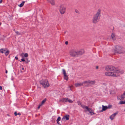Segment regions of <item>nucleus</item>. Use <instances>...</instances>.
I'll return each instance as SVG.
<instances>
[{"mask_svg":"<svg viewBox=\"0 0 125 125\" xmlns=\"http://www.w3.org/2000/svg\"><path fill=\"white\" fill-rule=\"evenodd\" d=\"M106 70L107 71L105 73V75L113 77H117L119 75V73H122L124 72L120 71V70H117L114 66H107L105 68Z\"/></svg>","mask_w":125,"mask_h":125,"instance_id":"f257e3e1","label":"nucleus"},{"mask_svg":"<svg viewBox=\"0 0 125 125\" xmlns=\"http://www.w3.org/2000/svg\"><path fill=\"white\" fill-rule=\"evenodd\" d=\"M101 10L100 9H98L96 13L93 16L92 20L93 23L96 24L98 23L99 21L101 16Z\"/></svg>","mask_w":125,"mask_h":125,"instance_id":"f03ea898","label":"nucleus"},{"mask_svg":"<svg viewBox=\"0 0 125 125\" xmlns=\"http://www.w3.org/2000/svg\"><path fill=\"white\" fill-rule=\"evenodd\" d=\"M115 50H114L113 51L114 53L121 54L124 53L125 52V50L122 47L116 45L115 46Z\"/></svg>","mask_w":125,"mask_h":125,"instance_id":"7ed1b4c3","label":"nucleus"},{"mask_svg":"<svg viewBox=\"0 0 125 125\" xmlns=\"http://www.w3.org/2000/svg\"><path fill=\"white\" fill-rule=\"evenodd\" d=\"M40 84H42L45 88H46L49 86V83L47 80H42L40 82Z\"/></svg>","mask_w":125,"mask_h":125,"instance_id":"20e7f679","label":"nucleus"},{"mask_svg":"<svg viewBox=\"0 0 125 125\" xmlns=\"http://www.w3.org/2000/svg\"><path fill=\"white\" fill-rule=\"evenodd\" d=\"M10 51L7 48H2L0 49V53H4L5 55L7 56L9 53Z\"/></svg>","mask_w":125,"mask_h":125,"instance_id":"39448f33","label":"nucleus"},{"mask_svg":"<svg viewBox=\"0 0 125 125\" xmlns=\"http://www.w3.org/2000/svg\"><path fill=\"white\" fill-rule=\"evenodd\" d=\"M66 8L63 5H61L60 7L59 11L61 14H63L65 12Z\"/></svg>","mask_w":125,"mask_h":125,"instance_id":"423d86ee","label":"nucleus"},{"mask_svg":"<svg viewBox=\"0 0 125 125\" xmlns=\"http://www.w3.org/2000/svg\"><path fill=\"white\" fill-rule=\"evenodd\" d=\"M70 55L74 57L77 55H78L77 52L74 50H71L70 52Z\"/></svg>","mask_w":125,"mask_h":125,"instance_id":"0eeeda50","label":"nucleus"},{"mask_svg":"<svg viewBox=\"0 0 125 125\" xmlns=\"http://www.w3.org/2000/svg\"><path fill=\"white\" fill-rule=\"evenodd\" d=\"M69 119V116L68 115H66L64 116L62 119V120L63 121L68 120Z\"/></svg>","mask_w":125,"mask_h":125,"instance_id":"6e6552de","label":"nucleus"},{"mask_svg":"<svg viewBox=\"0 0 125 125\" xmlns=\"http://www.w3.org/2000/svg\"><path fill=\"white\" fill-rule=\"evenodd\" d=\"M95 83V81H91L89 80V84H88V85H87V86L94 85Z\"/></svg>","mask_w":125,"mask_h":125,"instance_id":"1a4fd4ad","label":"nucleus"},{"mask_svg":"<svg viewBox=\"0 0 125 125\" xmlns=\"http://www.w3.org/2000/svg\"><path fill=\"white\" fill-rule=\"evenodd\" d=\"M117 114V113H115L110 116V118L111 119V120H112L114 119V118L115 116Z\"/></svg>","mask_w":125,"mask_h":125,"instance_id":"9d476101","label":"nucleus"},{"mask_svg":"<svg viewBox=\"0 0 125 125\" xmlns=\"http://www.w3.org/2000/svg\"><path fill=\"white\" fill-rule=\"evenodd\" d=\"M78 55H82L84 53V50L83 49L77 52Z\"/></svg>","mask_w":125,"mask_h":125,"instance_id":"9b49d317","label":"nucleus"},{"mask_svg":"<svg viewBox=\"0 0 125 125\" xmlns=\"http://www.w3.org/2000/svg\"><path fill=\"white\" fill-rule=\"evenodd\" d=\"M68 98H63L62 99L59 100L60 102H68Z\"/></svg>","mask_w":125,"mask_h":125,"instance_id":"f8f14e48","label":"nucleus"},{"mask_svg":"<svg viewBox=\"0 0 125 125\" xmlns=\"http://www.w3.org/2000/svg\"><path fill=\"white\" fill-rule=\"evenodd\" d=\"M102 110H101V112H103V111H104L107 110L108 108V107L106 106H104L103 105H102Z\"/></svg>","mask_w":125,"mask_h":125,"instance_id":"ddd939ff","label":"nucleus"},{"mask_svg":"<svg viewBox=\"0 0 125 125\" xmlns=\"http://www.w3.org/2000/svg\"><path fill=\"white\" fill-rule=\"evenodd\" d=\"M83 83H78L75 84V86L76 87H78L79 86H83Z\"/></svg>","mask_w":125,"mask_h":125,"instance_id":"4468645a","label":"nucleus"},{"mask_svg":"<svg viewBox=\"0 0 125 125\" xmlns=\"http://www.w3.org/2000/svg\"><path fill=\"white\" fill-rule=\"evenodd\" d=\"M115 36V34L114 33H113L111 35L112 39L113 41H115L116 39Z\"/></svg>","mask_w":125,"mask_h":125,"instance_id":"2eb2a0df","label":"nucleus"},{"mask_svg":"<svg viewBox=\"0 0 125 125\" xmlns=\"http://www.w3.org/2000/svg\"><path fill=\"white\" fill-rule=\"evenodd\" d=\"M48 1L50 2L52 5L55 4L54 2V0H47Z\"/></svg>","mask_w":125,"mask_h":125,"instance_id":"dca6fc26","label":"nucleus"},{"mask_svg":"<svg viewBox=\"0 0 125 125\" xmlns=\"http://www.w3.org/2000/svg\"><path fill=\"white\" fill-rule=\"evenodd\" d=\"M82 107L83 109H86L87 111L88 110L89 108L87 106L84 105H82Z\"/></svg>","mask_w":125,"mask_h":125,"instance_id":"f3484780","label":"nucleus"},{"mask_svg":"<svg viewBox=\"0 0 125 125\" xmlns=\"http://www.w3.org/2000/svg\"><path fill=\"white\" fill-rule=\"evenodd\" d=\"M121 98L122 99L125 98V91L121 95Z\"/></svg>","mask_w":125,"mask_h":125,"instance_id":"a211bd4d","label":"nucleus"},{"mask_svg":"<svg viewBox=\"0 0 125 125\" xmlns=\"http://www.w3.org/2000/svg\"><path fill=\"white\" fill-rule=\"evenodd\" d=\"M25 2V1H23V2L21 3L20 5H18L20 7H22L23 6Z\"/></svg>","mask_w":125,"mask_h":125,"instance_id":"6ab92c4d","label":"nucleus"},{"mask_svg":"<svg viewBox=\"0 0 125 125\" xmlns=\"http://www.w3.org/2000/svg\"><path fill=\"white\" fill-rule=\"evenodd\" d=\"M62 72H63V74H64V76H66V73L65 70L64 69H62Z\"/></svg>","mask_w":125,"mask_h":125,"instance_id":"aec40b11","label":"nucleus"},{"mask_svg":"<svg viewBox=\"0 0 125 125\" xmlns=\"http://www.w3.org/2000/svg\"><path fill=\"white\" fill-rule=\"evenodd\" d=\"M82 83H83H83H86L88 85H88V84L89 83V80L88 81H84Z\"/></svg>","mask_w":125,"mask_h":125,"instance_id":"412c9836","label":"nucleus"},{"mask_svg":"<svg viewBox=\"0 0 125 125\" xmlns=\"http://www.w3.org/2000/svg\"><path fill=\"white\" fill-rule=\"evenodd\" d=\"M119 104H125V101H120L119 103Z\"/></svg>","mask_w":125,"mask_h":125,"instance_id":"4be33fe9","label":"nucleus"},{"mask_svg":"<svg viewBox=\"0 0 125 125\" xmlns=\"http://www.w3.org/2000/svg\"><path fill=\"white\" fill-rule=\"evenodd\" d=\"M14 114L15 116H16L17 115H21V114L20 113L17 114V112H15L14 113Z\"/></svg>","mask_w":125,"mask_h":125,"instance_id":"5701e85b","label":"nucleus"},{"mask_svg":"<svg viewBox=\"0 0 125 125\" xmlns=\"http://www.w3.org/2000/svg\"><path fill=\"white\" fill-rule=\"evenodd\" d=\"M78 104V105H81V107H82V105H84L83 104H82V103H81V102L79 101H78L77 102Z\"/></svg>","mask_w":125,"mask_h":125,"instance_id":"b1692460","label":"nucleus"},{"mask_svg":"<svg viewBox=\"0 0 125 125\" xmlns=\"http://www.w3.org/2000/svg\"><path fill=\"white\" fill-rule=\"evenodd\" d=\"M46 99H44V100H43L42 101V103L41 104H42V105L46 101Z\"/></svg>","mask_w":125,"mask_h":125,"instance_id":"393cba45","label":"nucleus"},{"mask_svg":"<svg viewBox=\"0 0 125 125\" xmlns=\"http://www.w3.org/2000/svg\"><path fill=\"white\" fill-rule=\"evenodd\" d=\"M68 102L70 103H72L73 102V101L70 99H69L68 98Z\"/></svg>","mask_w":125,"mask_h":125,"instance_id":"a878e982","label":"nucleus"},{"mask_svg":"<svg viewBox=\"0 0 125 125\" xmlns=\"http://www.w3.org/2000/svg\"><path fill=\"white\" fill-rule=\"evenodd\" d=\"M66 76H64V79H65L67 80L68 79V77L67 75H66Z\"/></svg>","mask_w":125,"mask_h":125,"instance_id":"bb28decb","label":"nucleus"},{"mask_svg":"<svg viewBox=\"0 0 125 125\" xmlns=\"http://www.w3.org/2000/svg\"><path fill=\"white\" fill-rule=\"evenodd\" d=\"M61 119V118L60 117H58L56 120L57 122H59V121H60Z\"/></svg>","mask_w":125,"mask_h":125,"instance_id":"cd10ccee","label":"nucleus"},{"mask_svg":"<svg viewBox=\"0 0 125 125\" xmlns=\"http://www.w3.org/2000/svg\"><path fill=\"white\" fill-rule=\"evenodd\" d=\"M28 54L27 53H25L24 54V56L25 57H27L28 56Z\"/></svg>","mask_w":125,"mask_h":125,"instance_id":"c85d7f7f","label":"nucleus"},{"mask_svg":"<svg viewBox=\"0 0 125 125\" xmlns=\"http://www.w3.org/2000/svg\"><path fill=\"white\" fill-rule=\"evenodd\" d=\"M15 33H16L17 35H19L20 34V33L18 31H15Z\"/></svg>","mask_w":125,"mask_h":125,"instance_id":"c756f323","label":"nucleus"},{"mask_svg":"<svg viewBox=\"0 0 125 125\" xmlns=\"http://www.w3.org/2000/svg\"><path fill=\"white\" fill-rule=\"evenodd\" d=\"M75 11L77 13H79V14L80 13V12H79V11L77 10H75Z\"/></svg>","mask_w":125,"mask_h":125,"instance_id":"7c9ffc66","label":"nucleus"},{"mask_svg":"<svg viewBox=\"0 0 125 125\" xmlns=\"http://www.w3.org/2000/svg\"><path fill=\"white\" fill-rule=\"evenodd\" d=\"M89 112H90L91 111H92L91 109L89 108L88 110H87Z\"/></svg>","mask_w":125,"mask_h":125,"instance_id":"2f4dec72","label":"nucleus"},{"mask_svg":"<svg viewBox=\"0 0 125 125\" xmlns=\"http://www.w3.org/2000/svg\"><path fill=\"white\" fill-rule=\"evenodd\" d=\"M91 114H92V113L93 114H94V113L93 112H92V111H91L90 112H89Z\"/></svg>","mask_w":125,"mask_h":125,"instance_id":"473e14b6","label":"nucleus"},{"mask_svg":"<svg viewBox=\"0 0 125 125\" xmlns=\"http://www.w3.org/2000/svg\"><path fill=\"white\" fill-rule=\"evenodd\" d=\"M22 61L23 62H24L25 61V60L23 58H22L21 59Z\"/></svg>","mask_w":125,"mask_h":125,"instance_id":"72a5a7b5","label":"nucleus"},{"mask_svg":"<svg viewBox=\"0 0 125 125\" xmlns=\"http://www.w3.org/2000/svg\"><path fill=\"white\" fill-rule=\"evenodd\" d=\"M112 107V106L111 105H110L108 106V108H111Z\"/></svg>","mask_w":125,"mask_h":125,"instance_id":"f704fd0d","label":"nucleus"},{"mask_svg":"<svg viewBox=\"0 0 125 125\" xmlns=\"http://www.w3.org/2000/svg\"><path fill=\"white\" fill-rule=\"evenodd\" d=\"M42 105V104H40L39 106H38V109H39V108H40V107Z\"/></svg>","mask_w":125,"mask_h":125,"instance_id":"c9c22d12","label":"nucleus"},{"mask_svg":"<svg viewBox=\"0 0 125 125\" xmlns=\"http://www.w3.org/2000/svg\"><path fill=\"white\" fill-rule=\"evenodd\" d=\"M65 44L66 45H67L68 43V41H66L65 42Z\"/></svg>","mask_w":125,"mask_h":125,"instance_id":"e433bc0d","label":"nucleus"},{"mask_svg":"<svg viewBox=\"0 0 125 125\" xmlns=\"http://www.w3.org/2000/svg\"><path fill=\"white\" fill-rule=\"evenodd\" d=\"M15 58L17 60L18 59V57L17 56L15 57Z\"/></svg>","mask_w":125,"mask_h":125,"instance_id":"4c0bfd02","label":"nucleus"},{"mask_svg":"<svg viewBox=\"0 0 125 125\" xmlns=\"http://www.w3.org/2000/svg\"><path fill=\"white\" fill-rule=\"evenodd\" d=\"M2 87L1 86H0V90H2Z\"/></svg>","mask_w":125,"mask_h":125,"instance_id":"58836bf2","label":"nucleus"},{"mask_svg":"<svg viewBox=\"0 0 125 125\" xmlns=\"http://www.w3.org/2000/svg\"><path fill=\"white\" fill-rule=\"evenodd\" d=\"M2 0H0V3H1L2 2Z\"/></svg>","mask_w":125,"mask_h":125,"instance_id":"ea45409f","label":"nucleus"},{"mask_svg":"<svg viewBox=\"0 0 125 125\" xmlns=\"http://www.w3.org/2000/svg\"><path fill=\"white\" fill-rule=\"evenodd\" d=\"M7 72H7V70H6V73H7Z\"/></svg>","mask_w":125,"mask_h":125,"instance_id":"a19ab883","label":"nucleus"},{"mask_svg":"<svg viewBox=\"0 0 125 125\" xmlns=\"http://www.w3.org/2000/svg\"><path fill=\"white\" fill-rule=\"evenodd\" d=\"M96 69H98V66H96Z\"/></svg>","mask_w":125,"mask_h":125,"instance_id":"79ce46f5","label":"nucleus"},{"mask_svg":"<svg viewBox=\"0 0 125 125\" xmlns=\"http://www.w3.org/2000/svg\"><path fill=\"white\" fill-rule=\"evenodd\" d=\"M57 122V123H58V124L59 125V122Z\"/></svg>","mask_w":125,"mask_h":125,"instance_id":"37998d69","label":"nucleus"},{"mask_svg":"<svg viewBox=\"0 0 125 125\" xmlns=\"http://www.w3.org/2000/svg\"><path fill=\"white\" fill-rule=\"evenodd\" d=\"M7 115H8V116H10V115H9V114H8Z\"/></svg>","mask_w":125,"mask_h":125,"instance_id":"c03bdc74","label":"nucleus"},{"mask_svg":"<svg viewBox=\"0 0 125 125\" xmlns=\"http://www.w3.org/2000/svg\"><path fill=\"white\" fill-rule=\"evenodd\" d=\"M22 70H24V68H22Z\"/></svg>","mask_w":125,"mask_h":125,"instance_id":"a18cd8bd","label":"nucleus"},{"mask_svg":"<svg viewBox=\"0 0 125 125\" xmlns=\"http://www.w3.org/2000/svg\"><path fill=\"white\" fill-rule=\"evenodd\" d=\"M1 23L0 22V25H1Z\"/></svg>","mask_w":125,"mask_h":125,"instance_id":"49530a36","label":"nucleus"},{"mask_svg":"<svg viewBox=\"0 0 125 125\" xmlns=\"http://www.w3.org/2000/svg\"><path fill=\"white\" fill-rule=\"evenodd\" d=\"M26 62L27 63H28V62Z\"/></svg>","mask_w":125,"mask_h":125,"instance_id":"de8ad7c7","label":"nucleus"},{"mask_svg":"<svg viewBox=\"0 0 125 125\" xmlns=\"http://www.w3.org/2000/svg\"><path fill=\"white\" fill-rule=\"evenodd\" d=\"M66 33V32H64V33Z\"/></svg>","mask_w":125,"mask_h":125,"instance_id":"09e8293b","label":"nucleus"},{"mask_svg":"<svg viewBox=\"0 0 125 125\" xmlns=\"http://www.w3.org/2000/svg\"><path fill=\"white\" fill-rule=\"evenodd\" d=\"M93 115V114H91V115Z\"/></svg>","mask_w":125,"mask_h":125,"instance_id":"8fccbe9b","label":"nucleus"},{"mask_svg":"<svg viewBox=\"0 0 125 125\" xmlns=\"http://www.w3.org/2000/svg\"><path fill=\"white\" fill-rule=\"evenodd\" d=\"M124 111L125 112V109L124 110Z\"/></svg>","mask_w":125,"mask_h":125,"instance_id":"3c124183","label":"nucleus"}]
</instances>
